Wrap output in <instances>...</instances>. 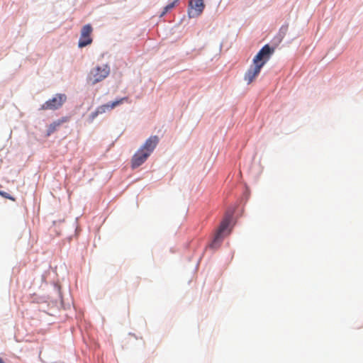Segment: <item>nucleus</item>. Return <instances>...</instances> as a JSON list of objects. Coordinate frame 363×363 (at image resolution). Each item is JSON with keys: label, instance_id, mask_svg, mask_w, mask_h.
I'll use <instances>...</instances> for the list:
<instances>
[{"label": "nucleus", "instance_id": "2", "mask_svg": "<svg viewBox=\"0 0 363 363\" xmlns=\"http://www.w3.org/2000/svg\"><path fill=\"white\" fill-rule=\"evenodd\" d=\"M159 143L157 135L150 136L145 143L133 155L131 160V167L135 169L143 164L151 155Z\"/></svg>", "mask_w": 363, "mask_h": 363}, {"label": "nucleus", "instance_id": "10", "mask_svg": "<svg viewBox=\"0 0 363 363\" xmlns=\"http://www.w3.org/2000/svg\"><path fill=\"white\" fill-rule=\"evenodd\" d=\"M177 1V0L170 3L169 4L167 5L164 9V11L162 12V16L164 15L167 12H168L169 10H171L172 9H173L175 6V4L176 2Z\"/></svg>", "mask_w": 363, "mask_h": 363}, {"label": "nucleus", "instance_id": "7", "mask_svg": "<svg viewBox=\"0 0 363 363\" xmlns=\"http://www.w3.org/2000/svg\"><path fill=\"white\" fill-rule=\"evenodd\" d=\"M188 13L190 18H196L199 16L204 8L203 0H189Z\"/></svg>", "mask_w": 363, "mask_h": 363}, {"label": "nucleus", "instance_id": "8", "mask_svg": "<svg viewBox=\"0 0 363 363\" xmlns=\"http://www.w3.org/2000/svg\"><path fill=\"white\" fill-rule=\"evenodd\" d=\"M92 30L93 29L90 24H86L82 27L78 43L79 48H84L91 43L92 39L91 38V34Z\"/></svg>", "mask_w": 363, "mask_h": 363}, {"label": "nucleus", "instance_id": "6", "mask_svg": "<svg viewBox=\"0 0 363 363\" xmlns=\"http://www.w3.org/2000/svg\"><path fill=\"white\" fill-rule=\"evenodd\" d=\"M67 100V96L64 94H57L51 99L48 100L41 105L40 110H57L62 106Z\"/></svg>", "mask_w": 363, "mask_h": 363}, {"label": "nucleus", "instance_id": "9", "mask_svg": "<svg viewBox=\"0 0 363 363\" xmlns=\"http://www.w3.org/2000/svg\"><path fill=\"white\" fill-rule=\"evenodd\" d=\"M69 121V118L67 116L62 117V118L54 121L52 123L48 128L47 135H50L53 133L57 128H59L64 123L68 122Z\"/></svg>", "mask_w": 363, "mask_h": 363}, {"label": "nucleus", "instance_id": "4", "mask_svg": "<svg viewBox=\"0 0 363 363\" xmlns=\"http://www.w3.org/2000/svg\"><path fill=\"white\" fill-rule=\"evenodd\" d=\"M233 217V213L227 212L223 218L222 221L220 222V224L216 230L215 237L213 238V240L212 241L211 244V247H216L219 245L220 242L222 241L224 235L225 233H229V225L231 222Z\"/></svg>", "mask_w": 363, "mask_h": 363}, {"label": "nucleus", "instance_id": "5", "mask_svg": "<svg viewBox=\"0 0 363 363\" xmlns=\"http://www.w3.org/2000/svg\"><path fill=\"white\" fill-rule=\"evenodd\" d=\"M125 102H129V98L127 96L116 99L112 102L101 105L96 108V109L92 112L90 115V119L92 121L99 114L104 113L107 111L115 108L116 106L123 104Z\"/></svg>", "mask_w": 363, "mask_h": 363}, {"label": "nucleus", "instance_id": "3", "mask_svg": "<svg viewBox=\"0 0 363 363\" xmlns=\"http://www.w3.org/2000/svg\"><path fill=\"white\" fill-rule=\"evenodd\" d=\"M109 74L110 67L107 64L97 65L90 70L87 76V82L94 85L105 79Z\"/></svg>", "mask_w": 363, "mask_h": 363}, {"label": "nucleus", "instance_id": "12", "mask_svg": "<svg viewBox=\"0 0 363 363\" xmlns=\"http://www.w3.org/2000/svg\"><path fill=\"white\" fill-rule=\"evenodd\" d=\"M0 363H5L4 360L0 357Z\"/></svg>", "mask_w": 363, "mask_h": 363}, {"label": "nucleus", "instance_id": "1", "mask_svg": "<svg viewBox=\"0 0 363 363\" xmlns=\"http://www.w3.org/2000/svg\"><path fill=\"white\" fill-rule=\"evenodd\" d=\"M274 52V48H270L269 45H265L255 56L253 65L248 69L244 76V79L247 82V84H250L256 79L262 67L269 60Z\"/></svg>", "mask_w": 363, "mask_h": 363}, {"label": "nucleus", "instance_id": "11", "mask_svg": "<svg viewBox=\"0 0 363 363\" xmlns=\"http://www.w3.org/2000/svg\"><path fill=\"white\" fill-rule=\"evenodd\" d=\"M0 195L2 197H4L5 199H9V200H11L12 201H16V199L13 196H11L9 194H8L6 191H0Z\"/></svg>", "mask_w": 363, "mask_h": 363}]
</instances>
